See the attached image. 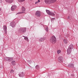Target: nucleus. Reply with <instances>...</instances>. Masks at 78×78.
<instances>
[{"mask_svg":"<svg viewBox=\"0 0 78 78\" xmlns=\"http://www.w3.org/2000/svg\"><path fill=\"white\" fill-rule=\"evenodd\" d=\"M50 41L51 43L54 44L56 42V38L55 36H53L50 38Z\"/></svg>","mask_w":78,"mask_h":78,"instance_id":"obj_1","label":"nucleus"},{"mask_svg":"<svg viewBox=\"0 0 78 78\" xmlns=\"http://www.w3.org/2000/svg\"><path fill=\"white\" fill-rule=\"evenodd\" d=\"M73 48V45L71 44L69 47L67 49L68 55H70V53H71V51H72L71 49L72 48Z\"/></svg>","mask_w":78,"mask_h":78,"instance_id":"obj_2","label":"nucleus"},{"mask_svg":"<svg viewBox=\"0 0 78 78\" xmlns=\"http://www.w3.org/2000/svg\"><path fill=\"white\" fill-rule=\"evenodd\" d=\"M46 12L48 14H49V15H50L51 16H54L55 15V14L53 13H52V12H51L49 10H46Z\"/></svg>","mask_w":78,"mask_h":78,"instance_id":"obj_3","label":"nucleus"},{"mask_svg":"<svg viewBox=\"0 0 78 78\" xmlns=\"http://www.w3.org/2000/svg\"><path fill=\"white\" fill-rule=\"evenodd\" d=\"M35 16L37 17H41V12L39 11H37L35 12Z\"/></svg>","mask_w":78,"mask_h":78,"instance_id":"obj_4","label":"nucleus"},{"mask_svg":"<svg viewBox=\"0 0 78 78\" xmlns=\"http://www.w3.org/2000/svg\"><path fill=\"white\" fill-rule=\"evenodd\" d=\"M44 2L46 3H49V4L53 3L52 0H45Z\"/></svg>","mask_w":78,"mask_h":78,"instance_id":"obj_5","label":"nucleus"},{"mask_svg":"<svg viewBox=\"0 0 78 78\" xmlns=\"http://www.w3.org/2000/svg\"><path fill=\"white\" fill-rule=\"evenodd\" d=\"M22 12H19V14H23L25 11V8L23 7H22Z\"/></svg>","mask_w":78,"mask_h":78,"instance_id":"obj_6","label":"nucleus"},{"mask_svg":"<svg viewBox=\"0 0 78 78\" xmlns=\"http://www.w3.org/2000/svg\"><path fill=\"white\" fill-rule=\"evenodd\" d=\"M58 61L59 62H63V58L62 57L60 56L58 58Z\"/></svg>","mask_w":78,"mask_h":78,"instance_id":"obj_7","label":"nucleus"},{"mask_svg":"<svg viewBox=\"0 0 78 78\" xmlns=\"http://www.w3.org/2000/svg\"><path fill=\"white\" fill-rule=\"evenodd\" d=\"M19 75L20 77H23L24 76V73L23 72H20Z\"/></svg>","mask_w":78,"mask_h":78,"instance_id":"obj_8","label":"nucleus"},{"mask_svg":"<svg viewBox=\"0 0 78 78\" xmlns=\"http://www.w3.org/2000/svg\"><path fill=\"white\" fill-rule=\"evenodd\" d=\"M10 25L12 27H14L16 25V23H15V22H12L11 23Z\"/></svg>","mask_w":78,"mask_h":78,"instance_id":"obj_9","label":"nucleus"},{"mask_svg":"<svg viewBox=\"0 0 78 78\" xmlns=\"http://www.w3.org/2000/svg\"><path fill=\"white\" fill-rule=\"evenodd\" d=\"M16 5H13L11 7V10L12 11H14L16 9Z\"/></svg>","mask_w":78,"mask_h":78,"instance_id":"obj_10","label":"nucleus"},{"mask_svg":"<svg viewBox=\"0 0 78 78\" xmlns=\"http://www.w3.org/2000/svg\"><path fill=\"white\" fill-rule=\"evenodd\" d=\"M69 67H74V64L73 63H70L68 65Z\"/></svg>","mask_w":78,"mask_h":78,"instance_id":"obj_11","label":"nucleus"},{"mask_svg":"<svg viewBox=\"0 0 78 78\" xmlns=\"http://www.w3.org/2000/svg\"><path fill=\"white\" fill-rule=\"evenodd\" d=\"M11 63L13 66H15V65H16V62L14 61H12Z\"/></svg>","mask_w":78,"mask_h":78,"instance_id":"obj_12","label":"nucleus"},{"mask_svg":"<svg viewBox=\"0 0 78 78\" xmlns=\"http://www.w3.org/2000/svg\"><path fill=\"white\" fill-rule=\"evenodd\" d=\"M3 29H4V31H5L6 32V29H7V27L6 26H3Z\"/></svg>","mask_w":78,"mask_h":78,"instance_id":"obj_13","label":"nucleus"},{"mask_svg":"<svg viewBox=\"0 0 78 78\" xmlns=\"http://www.w3.org/2000/svg\"><path fill=\"white\" fill-rule=\"evenodd\" d=\"M23 37H24V39L27 41V42H29L28 38L27 37H25L24 36H23Z\"/></svg>","mask_w":78,"mask_h":78,"instance_id":"obj_14","label":"nucleus"},{"mask_svg":"<svg viewBox=\"0 0 78 78\" xmlns=\"http://www.w3.org/2000/svg\"><path fill=\"white\" fill-rule=\"evenodd\" d=\"M61 53V51L60 50H58L57 51V53L58 54V55H59L60 53Z\"/></svg>","mask_w":78,"mask_h":78,"instance_id":"obj_15","label":"nucleus"},{"mask_svg":"<svg viewBox=\"0 0 78 78\" xmlns=\"http://www.w3.org/2000/svg\"><path fill=\"white\" fill-rule=\"evenodd\" d=\"M12 0H5V1L7 2H9V3H12Z\"/></svg>","mask_w":78,"mask_h":78,"instance_id":"obj_16","label":"nucleus"},{"mask_svg":"<svg viewBox=\"0 0 78 78\" xmlns=\"http://www.w3.org/2000/svg\"><path fill=\"white\" fill-rule=\"evenodd\" d=\"M44 40H45V38H41L39 40V41L40 42H42V41H44Z\"/></svg>","mask_w":78,"mask_h":78,"instance_id":"obj_17","label":"nucleus"},{"mask_svg":"<svg viewBox=\"0 0 78 78\" xmlns=\"http://www.w3.org/2000/svg\"><path fill=\"white\" fill-rule=\"evenodd\" d=\"M63 42L65 43V44H67V40L66 39H64L63 40Z\"/></svg>","mask_w":78,"mask_h":78,"instance_id":"obj_18","label":"nucleus"},{"mask_svg":"<svg viewBox=\"0 0 78 78\" xmlns=\"http://www.w3.org/2000/svg\"><path fill=\"white\" fill-rule=\"evenodd\" d=\"M22 30L23 32L25 33V32H26V28H23V29Z\"/></svg>","mask_w":78,"mask_h":78,"instance_id":"obj_19","label":"nucleus"},{"mask_svg":"<svg viewBox=\"0 0 78 78\" xmlns=\"http://www.w3.org/2000/svg\"><path fill=\"white\" fill-rule=\"evenodd\" d=\"M14 73V70L12 69L10 72V73Z\"/></svg>","mask_w":78,"mask_h":78,"instance_id":"obj_20","label":"nucleus"},{"mask_svg":"<svg viewBox=\"0 0 78 78\" xmlns=\"http://www.w3.org/2000/svg\"><path fill=\"white\" fill-rule=\"evenodd\" d=\"M9 61H11L12 60V58H8Z\"/></svg>","mask_w":78,"mask_h":78,"instance_id":"obj_21","label":"nucleus"},{"mask_svg":"<svg viewBox=\"0 0 78 78\" xmlns=\"http://www.w3.org/2000/svg\"><path fill=\"white\" fill-rule=\"evenodd\" d=\"M39 68H40L39 66L38 65H37L35 66V68L36 69H39Z\"/></svg>","mask_w":78,"mask_h":78,"instance_id":"obj_22","label":"nucleus"},{"mask_svg":"<svg viewBox=\"0 0 78 78\" xmlns=\"http://www.w3.org/2000/svg\"><path fill=\"white\" fill-rule=\"evenodd\" d=\"M18 0L19 2H22L25 1V0Z\"/></svg>","mask_w":78,"mask_h":78,"instance_id":"obj_23","label":"nucleus"},{"mask_svg":"<svg viewBox=\"0 0 78 78\" xmlns=\"http://www.w3.org/2000/svg\"><path fill=\"white\" fill-rule=\"evenodd\" d=\"M39 2H40V0H38L36 2L35 4H37Z\"/></svg>","mask_w":78,"mask_h":78,"instance_id":"obj_24","label":"nucleus"},{"mask_svg":"<svg viewBox=\"0 0 78 78\" xmlns=\"http://www.w3.org/2000/svg\"><path fill=\"white\" fill-rule=\"evenodd\" d=\"M45 30L46 31H48V27H46L45 29Z\"/></svg>","mask_w":78,"mask_h":78,"instance_id":"obj_25","label":"nucleus"},{"mask_svg":"<svg viewBox=\"0 0 78 78\" xmlns=\"http://www.w3.org/2000/svg\"><path fill=\"white\" fill-rule=\"evenodd\" d=\"M52 2L53 3H55V2H56V0H52Z\"/></svg>","mask_w":78,"mask_h":78,"instance_id":"obj_26","label":"nucleus"},{"mask_svg":"<svg viewBox=\"0 0 78 78\" xmlns=\"http://www.w3.org/2000/svg\"><path fill=\"white\" fill-rule=\"evenodd\" d=\"M55 18H53L51 19V21H53V20H55Z\"/></svg>","mask_w":78,"mask_h":78,"instance_id":"obj_27","label":"nucleus"},{"mask_svg":"<svg viewBox=\"0 0 78 78\" xmlns=\"http://www.w3.org/2000/svg\"><path fill=\"white\" fill-rule=\"evenodd\" d=\"M29 62L30 64H31L32 63V61L30 60L29 61Z\"/></svg>","mask_w":78,"mask_h":78,"instance_id":"obj_28","label":"nucleus"},{"mask_svg":"<svg viewBox=\"0 0 78 78\" xmlns=\"http://www.w3.org/2000/svg\"><path fill=\"white\" fill-rule=\"evenodd\" d=\"M70 18V17L69 16H68V18H67V19H69V18Z\"/></svg>","mask_w":78,"mask_h":78,"instance_id":"obj_29","label":"nucleus"},{"mask_svg":"<svg viewBox=\"0 0 78 78\" xmlns=\"http://www.w3.org/2000/svg\"><path fill=\"white\" fill-rule=\"evenodd\" d=\"M1 11V9H0V11Z\"/></svg>","mask_w":78,"mask_h":78,"instance_id":"obj_30","label":"nucleus"},{"mask_svg":"<svg viewBox=\"0 0 78 78\" xmlns=\"http://www.w3.org/2000/svg\"><path fill=\"white\" fill-rule=\"evenodd\" d=\"M30 0V1H32V0Z\"/></svg>","mask_w":78,"mask_h":78,"instance_id":"obj_31","label":"nucleus"}]
</instances>
